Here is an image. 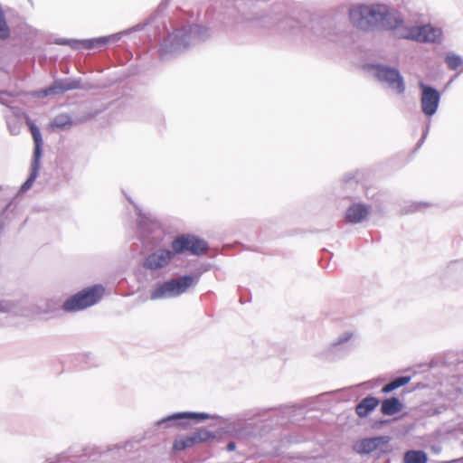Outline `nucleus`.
<instances>
[{
	"instance_id": "nucleus-17",
	"label": "nucleus",
	"mask_w": 463,
	"mask_h": 463,
	"mask_svg": "<svg viewBox=\"0 0 463 463\" xmlns=\"http://www.w3.org/2000/svg\"><path fill=\"white\" fill-rule=\"evenodd\" d=\"M367 214L366 209L362 205H354L346 212V219L351 222H361Z\"/></svg>"
},
{
	"instance_id": "nucleus-23",
	"label": "nucleus",
	"mask_w": 463,
	"mask_h": 463,
	"mask_svg": "<svg viewBox=\"0 0 463 463\" xmlns=\"http://www.w3.org/2000/svg\"><path fill=\"white\" fill-rule=\"evenodd\" d=\"M226 432H228V430H226L223 427L220 428L218 430V431H216V432H212V431L204 432L203 440L206 441V440H209V439H213L217 436H221L222 434L226 433Z\"/></svg>"
},
{
	"instance_id": "nucleus-4",
	"label": "nucleus",
	"mask_w": 463,
	"mask_h": 463,
	"mask_svg": "<svg viewBox=\"0 0 463 463\" xmlns=\"http://www.w3.org/2000/svg\"><path fill=\"white\" fill-rule=\"evenodd\" d=\"M203 420V413L201 412H176L167 417L159 420L156 422L157 426H164L165 428H180L187 429L194 423H199Z\"/></svg>"
},
{
	"instance_id": "nucleus-29",
	"label": "nucleus",
	"mask_w": 463,
	"mask_h": 463,
	"mask_svg": "<svg viewBox=\"0 0 463 463\" xmlns=\"http://www.w3.org/2000/svg\"><path fill=\"white\" fill-rule=\"evenodd\" d=\"M2 100V94L0 93V101Z\"/></svg>"
},
{
	"instance_id": "nucleus-11",
	"label": "nucleus",
	"mask_w": 463,
	"mask_h": 463,
	"mask_svg": "<svg viewBox=\"0 0 463 463\" xmlns=\"http://www.w3.org/2000/svg\"><path fill=\"white\" fill-rule=\"evenodd\" d=\"M173 258L174 253L171 250H158L147 256L144 261V267L152 270L163 269L170 263Z\"/></svg>"
},
{
	"instance_id": "nucleus-3",
	"label": "nucleus",
	"mask_w": 463,
	"mask_h": 463,
	"mask_svg": "<svg viewBox=\"0 0 463 463\" xmlns=\"http://www.w3.org/2000/svg\"><path fill=\"white\" fill-rule=\"evenodd\" d=\"M105 289L100 285L86 288L69 298L62 305L67 312H76L97 304L104 296Z\"/></svg>"
},
{
	"instance_id": "nucleus-15",
	"label": "nucleus",
	"mask_w": 463,
	"mask_h": 463,
	"mask_svg": "<svg viewBox=\"0 0 463 463\" xmlns=\"http://www.w3.org/2000/svg\"><path fill=\"white\" fill-rule=\"evenodd\" d=\"M378 403L379 401L376 398L367 397L356 406V413L359 417H365L377 407Z\"/></svg>"
},
{
	"instance_id": "nucleus-10",
	"label": "nucleus",
	"mask_w": 463,
	"mask_h": 463,
	"mask_svg": "<svg viewBox=\"0 0 463 463\" xmlns=\"http://www.w3.org/2000/svg\"><path fill=\"white\" fill-rule=\"evenodd\" d=\"M422 90L421 109L425 115L432 116L436 113L439 102V93L433 88L420 84Z\"/></svg>"
},
{
	"instance_id": "nucleus-5",
	"label": "nucleus",
	"mask_w": 463,
	"mask_h": 463,
	"mask_svg": "<svg viewBox=\"0 0 463 463\" xmlns=\"http://www.w3.org/2000/svg\"><path fill=\"white\" fill-rule=\"evenodd\" d=\"M371 73L379 80L385 82L397 94H402L404 91L405 86L402 78L396 70L377 65L372 67Z\"/></svg>"
},
{
	"instance_id": "nucleus-18",
	"label": "nucleus",
	"mask_w": 463,
	"mask_h": 463,
	"mask_svg": "<svg viewBox=\"0 0 463 463\" xmlns=\"http://www.w3.org/2000/svg\"><path fill=\"white\" fill-rule=\"evenodd\" d=\"M428 456L422 450H408L404 453L403 463H427Z\"/></svg>"
},
{
	"instance_id": "nucleus-14",
	"label": "nucleus",
	"mask_w": 463,
	"mask_h": 463,
	"mask_svg": "<svg viewBox=\"0 0 463 463\" xmlns=\"http://www.w3.org/2000/svg\"><path fill=\"white\" fill-rule=\"evenodd\" d=\"M184 48L182 36L171 35L162 43L161 50L163 55H174L180 52Z\"/></svg>"
},
{
	"instance_id": "nucleus-27",
	"label": "nucleus",
	"mask_w": 463,
	"mask_h": 463,
	"mask_svg": "<svg viewBox=\"0 0 463 463\" xmlns=\"http://www.w3.org/2000/svg\"><path fill=\"white\" fill-rule=\"evenodd\" d=\"M228 449H229L230 451L234 450V449H235V444H234L233 442L229 443V444H228Z\"/></svg>"
},
{
	"instance_id": "nucleus-25",
	"label": "nucleus",
	"mask_w": 463,
	"mask_h": 463,
	"mask_svg": "<svg viewBox=\"0 0 463 463\" xmlns=\"http://www.w3.org/2000/svg\"><path fill=\"white\" fill-rule=\"evenodd\" d=\"M69 123V119L65 116L57 117L54 120V125L57 127L63 128Z\"/></svg>"
},
{
	"instance_id": "nucleus-9",
	"label": "nucleus",
	"mask_w": 463,
	"mask_h": 463,
	"mask_svg": "<svg viewBox=\"0 0 463 463\" xmlns=\"http://www.w3.org/2000/svg\"><path fill=\"white\" fill-rule=\"evenodd\" d=\"M385 11L386 14L383 15L379 26L393 30L399 37L402 38L401 33L409 31L410 27L405 25L404 21L397 11L390 9L386 5Z\"/></svg>"
},
{
	"instance_id": "nucleus-26",
	"label": "nucleus",
	"mask_w": 463,
	"mask_h": 463,
	"mask_svg": "<svg viewBox=\"0 0 463 463\" xmlns=\"http://www.w3.org/2000/svg\"><path fill=\"white\" fill-rule=\"evenodd\" d=\"M8 126H9L10 131H11L13 134L16 135V134H18V133H19L20 128H16V127H14V126L13 127L10 119L8 120Z\"/></svg>"
},
{
	"instance_id": "nucleus-12",
	"label": "nucleus",
	"mask_w": 463,
	"mask_h": 463,
	"mask_svg": "<svg viewBox=\"0 0 463 463\" xmlns=\"http://www.w3.org/2000/svg\"><path fill=\"white\" fill-rule=\"evenodd\" d=\"M390 438L387 436L362 439L353 444V450L357 454H369L387 444Z\"/></svg>"
},
{
	"instance_id": "nucleus-28",
	"label": "nucleus",
	"mask_w": 463,
	"mask_h": 463,
	"mask_svg": "<svg viewBox=\"0 0 463 463\" xmlns=\"http://www.w3.org/2000/svg\"><path fill=\"white\" fill-rule=\"evenodd\" d=\"M203 419L204 420L208 419V416L206 414H204Z\"/></svg>"
},
{
	"instance_id": "nucleus-19",
	"label": "nucleus",
	"mask_w": 463,
	"mask_h": 463,
	"mask_svg": "<svg viewBox=\"0 0 463 463\" xmlns=\"http://www.w3.org/2000/svg\"><path fill=\"white\" fill-rule=\"evenodd\" d=\"M118 39H119V36L118 34H115V35H111L109 37H100V38H97V39L85 41L82 43V44L85 47L93 48V47H97L101 44H104V43H108L109 41H117Z\"/></svg>"
},
{
	"instance_id": "nucleus-16",
	"label": "nucleus",
	"mask_w": 463,
	"mask_h": 463,
	"mask_svg": "<svg viewBox=\"0 0 463 463\" xmlns=\"http://www.w3.org/2000/svg\"><path fill=\"white\" fill-rule=\"evenodd\" d=\"M402 410V404L397 398H389L383 402L381 411L385 415H393Z\"/></svg>"
},
{
	"instance_id": "nucleus-7",
	"label": "nucleus",
	"mask_w": 463,
	"mask_h": 463,
	"mask_svg": "<svg viewBox=\"0 0 463 463\" xmlns=\"http://www.w3.org/2000/svg\"><path fill=\"white\" fill-rule=\"evenodd\" d=\"M402 38L411 39L418 42H437L442 36V31L430 24L423 26L410 27L409 31L401 33Z\"/></svg>"
},
{
	"instance_id": "nucleus-24",
	"label": "nucleus",
	"mask_w": 463,
	"mask_h": 463,
	"mask_svg": "<svg viewBox=\"0 0 463 463\" xmlns=\"http://www.w3.org/2000/svg\"><path fill=\"white\" fill-rule=\"evenodd\" d=\"M448 66L450 69H457L461 64V60L458 56H449L447 58Z\"/></svg>"
},
{
	"instance_id": "nucleus-20",
	"label": "nucleus",
	"mask_w": 463,
	"mask_h": 463,
	"mask_svg": "<svg viewBox=\"0 0 463 463\" xmlns=\"http://www.w3.org/2000/svg\"><path fill=\"white\" fill-rule=\"evenodd\" d=\"M410 380L411 379L408 376L399 377V378L395 379L394 381H392V383L386 384L383 388V392H392L401 386L407 384L410 382Z\"/></svg>"
},
{
	"instance_id": "nucleus-8",
	"label": "nucleus",
	"mask_w": 463,
	"mask_h": 463,
	"mask_svg": "<svg viewBox=\"0 0 463 463\" xmlns=\"http://www.w3.org/2000/svg\"><path fill=\"white\" fill-rule=\"evenodd\" d=\"M203 250L202 242L196 237L187 234L177 237L172 242V252L181 254L185 251H191L194 254H199Z\"/></svg>"
},
{
	"instance_id": "nucleus-13",
	"label": "nucleus",
	"mask_w": 463,
	"mask_h": 463,
	"mask_svg": "<svg viewBox=\"0 0 463 463\" xmlns=\"http://www.w3.org/2000/svg\"><path fill=\"white\" fill-rule=\"evenodd\" d=\"M201 441L202 436L199 432H194L188 435H180L177 436L174 440L173 449L175 451H181L191 449Z\"/></svg>"
},
{
	"instance_id": "nucleus-6",
	"label": "nucleus",
	"mask_w": 463,
	"mask_h": 463,
	"mask_svg": "<svg viewBox=\"0 0 463 463\" xmlns=\"http://www.w3.org/2000/svg\"><path fill=\"white\" fill-rule=\"evenodd\" d=\"M29 128L34 141V153L32 162V170L30 177L23 184L21 187L22 192H25L31 188L34 180L37 177L40 169V159L42 156L43 138L39 129L32 123H29Z\"/></svg>"
},
{
	"instance_id": "nucleus-1",
	"label": "nucleus",
	"mask_w": 463,
	"mask_h": 463,
	"mask_svg": "<svg viewBox=\"0 0 463 463\" xmlns=\"http://www.w3.org/2000/svg\"><path fill=\"white\" fill-rule=\"evenodd\" d=\"M199 282V276L185 275L156 283L149 290V298L153 301L175 298L184 294Z\"/></svg>"
},
{
	"instance_id": "nucleus-21",
	"label": "nucleus",
	"mask_w": 463,
	"mask_h": 463,
	"mask_svg": "<svg viewBox=\"0 0 463 463\" xmlns=\"http://www.w3.org/2000/svg\"><path fill=\"white\" fill-rule=\"evenodd\" d=\"M74 88L73 86H71V84H64V83H61V82H58V83H55L53 86L44 90L43 91H42V94L43 96H47V95H51V94H56L58 93L59 91H62V90H71Z\"/></svg>"
},
{
	"instance_id": "nucleus-2",
	"label": "nucleus",
	"mask_w": 463,
	"mask_h": 463,
	"mask_svg": "<svg viewBox=\"0 0 463 463\" xmlns=\"http://www.w3.org/2000/svg\"><path fill=\"white\" fill-rule=\"evenodd\" d=\"M385 14L383 5H355L349 9L348 15L354 27L367 32L378 27Z\"/></svg>"
},
{
	"instance_id": "nucleus-22",
	"label": "nucleus",
	"mask_w": 463,
	"mask_h": 463,
	"mask_svg": "<svg viewBox=\"0 0 463 463\" xmlns=\"http://www.w3.org/2000/svg\"><path fill=\"white\" fill-rule=\"evenodd\" d=\"M0 313H15L14 304L11 301L0 300Z\"/></svg>"
}]
</instances>
